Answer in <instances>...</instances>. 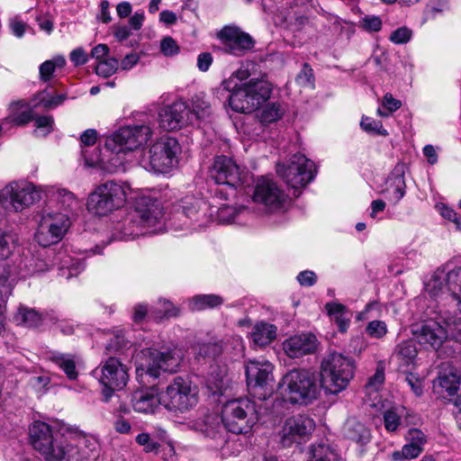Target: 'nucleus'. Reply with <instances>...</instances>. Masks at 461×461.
Wrapping results in <instances>:
<instances>
[{
  "label": "nucleus",
  "instance_id": "obj_46",
  "mask_svg": "<svg viewBox=\"0 0 461 461\" xmlns=\"http://www.w3.org/2000/svg\"><path fill=\"white\" fill-rule=\"evenodd\" d=\"M295 82L297 83L298 86L302 87L312 88L314 86L313 70L309 66V64H303L301 71L297 74L295 77Z\"/></svg>",
  "mask_w": 461,
  "mask_h": 461
},
{
  "label": "nucleus",
  "instance_id": "obj_12",
  "mask_svg": "<svg viewBox=\"0 0 461 461\" xmlns=\"http://www.w3.org/2000/svg\"><path fill=\"white\" fill-rule=\"evenodd\" d=\"M205 203L195 198H185L175 205L171 226L175 230H193L203 227L206 221L202 206Z\"/></svg>",
  "mask_w": 461,
  "mask_h": 461
},
{
  "label": "nucleus",
  "instance_id": "obj_50",
  "mask_svg": "<svg viewBox=\"0 0 461 461\" xmlns=\"http://www.w3.org/2000/svg\"><path fill=\"white\" fill-rule=\"evenodd\" d=\"M382 105L387 110V113L378 108L377 114L382 117H387L389 113L395 112L402 106V102L395 99L392 94L387 93L383 97Z\"/></svg>",
  "mask_w": 461,
  "mask_h": 461
},
{
  "label": "nucleus",
  "instance_id": "obj_18",
  "mask_svg": "<svg viewBox=\"0 0 461 461\" xmlns=\"http://www.w3.org/2000/svg\"><path fill=\"white\" fill-rule=\"evenodd\" d=\"M426 286L432 296L448 291L457 300V296L461 295V267L446 265L438 268Z\"/></svg>",
  "mask_w": 461,
  "mask_h": 461
},
{
  "label": "nucleus",
  "instance_id": "obj_22",
  "mask_svg": "<svg viewBox=\"0 0 461 461\" xmlns=\"http://www.w3.org/2000/svg\"><path fill=\"white\" fill-rule=\"evenodd\" d=\"M227 53L240 57L252 50L255 41L240 28L233 25L224 26L218 33Z\"/></svg>",
  "mask_w": 461,
  "mask_h": 461
},
{
  "label": "nucleus",
  "instance_id": "obj_36",
  "mask_svg": "<svg viewBox=\"0 0 461 461\" xmlns=\"http://www.w3.org/2000/svg\"><path fill=\"white\" fill-rule=\"evenodd\" d=\"M328 313L335 321L339 331L345 332L350 322V318L347 312L346 307L338 303H329L326 304Z\"/></svg>",
  "mask_w": 461,
  "mask_h": 461
},
{
  "label": "nucleus",
  "instance_id": "obj_34",
  "mask_svg": "<svg viewBox=\"0 0 461 461\" xmlns=\"http://www.w3.org/2000/svg\"><path fill=\"white\" fill-rule=\"evenodd\" d=\"M417 356L415 343L411 340L402 341L394 349L393 357L402 366H407L413 363Z\"/></svg>",
  "mask_w": 461,
  "mask_h": 461
},
{
  "label": "nucleus",
  "instance_id": "obj_20",
  "mask_svg": "<svg viewBox=\"0 0 461 461\" xmlns=\"http://www.w3.org/2000/svg\"><path fill=\"white\" fill-rule=\"evenodd\" d=\"M447 328L432 321L421 327L418 339L420 344L438 349L448 334L458 339L461 336V318H448L446 320Z\"/></svg>",
  "mask_w": 461,
  "mask_h": 461
},
{
  "label": "nucleus",
  "instance_id": "obj_39",
  "mask_svg": "<svg viewBox=\"0 0 461 461\" xmlns=\"http://www.w3.org/2000/svg\"><path fill=\"white\" fill-rule=\"evenodd\" d=\"M192 107L191 111L194 115V122L201 118H203L210 114L211 113V104L205 99V95L203 94L195 95L192 98Z\"/></svg>",
  "mask_w": 461,
  "mask_h": 461
},
{
  "label": "nucleus",
  "instance_id": "obj_28",
  "mask_svg": "<svg viewBox=\"0 0 461 461\" xmlns=\"http://www.w3.org/2000/svg\"><path fill=\"white\" fill-rule=\"evenodd\" d=\"M49 196L65 212H73L79 208V202L75 194L65 188L51 187L49 190Z\"/></svg>",
  "mask_w": 461,
  "mask_h": 461
},
{
  "label": "nucleus",
  "instance_id": "obj_13",
  "mask_svg": "<svg viewBox=\"0 0 461 461\" xmlns=\"http://www.w3.org/2000/svg\"><path fill=\"white\" fill-rule=\"evenodd\" d=\"M316 428L315 420L306 414H296L286 418L280 430V443L285 447L306 443Z\"/></svg>",
  "mask_w": 461,
  "mask_h": 461
},
{
  "label": "nucleus",
  "instance_id": "obj_44",
  "mask_svg": "<svg viewBox=\"0 0 461 461\" xmlns=\"http://www.w3.org/2000/svg\"><path fill=\"white\" fill-rule=\"evenodd\" d=\"M15 237L13 233L0 230V259H6L13 252Z\"/></svg>",
  "mask_w": 461,
  "mask_h": 461
},
{
  "label": "nucleus",
  "instance_id": "obj_21",
  "mask_svg": "<svg viewBox=\"0 0 461 461\" xmlns=\"http://www.w3.org/2000/svg\"><path fill=\"white\" fill-rule=\"evenodd\" d=\"M147 357L143 368L150 377L158 378L161 372H176L180 364V352L176 349L160 352L156 349H148L144 352Z\"/></svg>",
  "mask_w": 461,
  "mask_h": 461
},
{
  "label": "nucleus",
  "instance_id": "obj_49",
  "mask_svg": "<svg viewBox=\"0 0 461 461\" xmlns=\"http://www.w3.org/2000/svg\"><path fill=\"white\" fill-rule=\"evenodd\" d=\"M360 125L365 131L369 133H376L383 136L388 134L387 131L383 128L381 121L374 120L370 117H363Z\"/></svg>",
  "mask_w": 461,
  "mask_h": 461
},
{
  "label": "nucleus",
  "instance_id": "obj_58",
  "mask_svg": "<svg viewBox=\"0 0 461 461\" xmlns=\"http://www.w3.org/2000/svg\"><path fill=\"white\" fill-rule=\"evenodd\" d=\"M12 122L16 125H24L32 120V112L30 108L23 106L22 111L10 117Z\"/></svg>",
  "mask_w": 461,
  "mask_h": 461
},
{
  "label": "nucleus",
  "instance_id": "obj_53",
  "mask_svg": "<svg viewBox=\"0 0 461 461\" xmlns=\"http://www.w3.org/2000/svg\"><path fill=\"white\" fill-rule=\"evenodd\" d=\"M135 440L140 446L143 447L144 451L147 453L155 452L159 447L158 442L154 440L148 433L137 435Z\"/></svg>",
  "mask_w": 461,
  "mask_h": 461
},
{
  "label": "nucleus",
  "instance_id": "obj_42",
  "mask_svg": "<svg viewBox=\"0 0 461 461\" xmlns=\"http://www.w3.org/2000/svg\"><path fill=\"white\" fill-rule=\"evenodd\" d=\"M226 384L227 377L224 370H221L218 374L211 372L206 380L207 387L212 393H222Z\"/></svg>",
  "mask_w": 461,
  "mask_h": 461
},
{
  "label": "nucleus",
  "instance_id": "obj_43",
  "mask_svg": "<svg viewBox=\"0 0 461 461\" xmlns=\"http://www.w3.org/2000/svg\"><path fill=\"white\" fill-rule=\"evenodd\" d=\"M162 309L153 310L149 312V317L155 321H162L170 317H176L179 314L177 307L172 305L167 301L160 302Z\"/></svg>",
  "mask_w": 461,
  "mask_h": 461
},
{
  "label": "nucleus",
  "instance_id": "obj_24",
  "mask_svg": "<svg viewBox=\"0 0 461 461\" xmlns=\"http://www.w3.org/2000/svg\"><path fill=\"white\" fill-rule=\"evenodd\" d=\"M210 176L219 185H236L243 182L239 165L232 158L223 155L214 158Z\"/></svg>",
  "mask_w": 461,
  "mask_h": 461
},
{
  "label": "nucleus",
  "instance_id": "obj_41",
  "mask_svg": "<svg viewBox=\"0 0 461 461\" xmlns=\"http://www.w3.org/2000/svg\"><path fill=\"white\" fill-rule=\"evenodd\" d=\"M423 450L419 448L418 447H414L409 444H405L402 446L401 450L393 451L391 454L392 461H410L417 458Z\"/></svg>",
  "mask_w": 461,
  "mask_h": 461
},
{
  "label": "nucleus",
  "instance_id": "obj_60",
  "mask_svg": "<svg viewBox=\"0 0 461 461\" xmlns=\"http://www.w3.org/2000/svg\"><path fill=\"white\" fill-rule=\"evenodd\" d=\"M384 381V374L383 370L377 369L373 376H371L366 384V388L372 391H377L379 386Z\"/></svg>",
  "mask_w": 461,
  "mask_h": 461
},
{
  "label": "nucleus",
  "instance_id": "obj_35",
  "mask_svg": "<svg viewBox=\"0 0 461 461\" xmlns=\"http://www.w3.org/2000/svg\"><path fill=\"white\" fill-rule=\"evenodd\" d=\"M285 112V109L282 103L269 102L262 107L258 118L262 123L268 124L280 120Z\"/></svg>",
  "mask_w": 461,
  "mask_h": 461
},
{
  "label": "nucleus",
  "instance_id": "obj_5",
  "mask_svg": "<svg viewBox=\"0 0 461 461\" xmlns=\"http://www.w3.org/2000/svg\"><path fill=\"white\" fill-rule=\"evenodd\" d=\"M258 411L255 402L249 398L228 401L221 409L224 428L234 434L249 433L258 421Z\"/></svg>",
  "mask_w": 461,
  "mask_h": 461
},
{
  "label": "nucleus",
  "instance_id": "obj_64",
  "mask_svg": "<svg viewBox=\"0 0 461 461\" xmlns=\"http://www.w3.org/2000/svg\"><path fill=\"white\" fill-rule=\"evenodd\" d=\"M405 381L410 385L412 392L417 395L420 396L422 394V384L421 381L419 377H417L415 375L410 373L407 374L405 376Z\"/></svg>",
  "mask_w": 461,
  "mask_h": 461
},
{
  "label": "nucleus",
  "instance_id": "obj_52",
  "mask_svg": "<svg viewBox=\"0 0 461 461\" xmlns=\"http://www.w3.org/2000/svg\"><path fill=\"white\" fill-rule=\"evenodd\" d=\"M84 267L83 262L79 259L72 261L70 265H68V260H64L60 267V276H66L67 278L77 276Z\"/></svg>",
  "mask_w": 461,
  "mask_h": 461
},
{
  "label": "nucleus",
  "instance_id": "obj_26",
  "mask_svg": "<svg viewBox=\"0 0 461 461\" xmlns=\"http://www.w3.org/2000/svg\"><path fill=\"white\" fill-rule=\"evenodd\" d=\"M131 402L136 411L149 413L160 404V392L155 386L138 389L132 393Z\"/></svg>",
  "mask_w": 461,
  "mask_h": 461
},
{
  "label": "nucleus",
  "instance_id": "obj_54",
  "mask_svg": "<svg viewBox=\"0 0 461 461\" xmlns=\"http://www.w3.org/2000/svg\"><path fill=\"white\" fill-rule=\"evenodd\" d=\"M359 26L367 32H379L382 28L380 17L375 15H366L359 21Z\"/></svg>",
  "mask_w": 461,
  "mask_h": 461
},
{
  "label": "nucleus",
  "instance_id": "obj_27",
  "mask_svg": "<svg viewBox=\"0 0 461 461\" xmlns=\"http://www.w3.org/2000/svg\"><path fill=\"white\" fill-rule=\"evenodd\" d=\"M15 320L19 324H23L27 327H38L46 320L53 322L58 321V318L53 313L38 312L34 309L27 307L19 308Z\"/></svg>",
  "mask_w": 461,
  "mask_h": 461
},
{
  "label": "nucleus",
  "instance_id": "obj_4",
  "mask_svg": "<svg viewBox=\"0 0 461 461\" xmlns=\"http://www.w3.org/2000/svg\"><path fill=\"white\" fill-rule=\"evenodd\" d=\"M355 361L342 353L329 352L321 363V384L328 393L337 394L347 388L354 376Z\"/></svg>",
  "mask_w": 461,
  "mask_h": 461
},
{
  "label": "nucleus",
  "instance_id": "obj_57",
  "mask_svg": "<svg viewBox=\"0 0 461 461\" xmlns=\"http://www.w3.org/2000/svg\"><path fill=\"white\" fill-rule=\"evenodd\" d=\"M437 209L443 218L453 221L458 229H461V221L457 218L456 212L452 208H449L444 203H439L437 205Z\"/></svg>",
  "mask_w": 461,
  "mask_h": 461
},
{
  "label": "nucleus",
  "instance_id": "obj_38",
  "mask_svg": "<svg viewBox=\"0 0 461 461\" xmlns=\"http://www.w3.org/2000/svg\"><path fill=\"white\" fill-rule=\"evenodd\" d=\"M460 383L461 375L454 370H450L447 373L441 374L438 376L439 387L442 389V391H445L449 396L455 395L457 393Z\"/></svg>",
  "mask_w": 461,
  "mask_h": 461
},
{
  "label": "nucleus",
  "instance_id": "obj_63",
  "mask_svg": "<svg viewBox=\"0 0 461 461\" xmlns=\"http://www.w3.org/2000/svg\"><path fill=\"white\" fill-rule=\"evenodd\" d=\"M55 70V63L52 60H47L40 66V77L43 81H49Z\"/></svg>",
  "mask_w": 461,
  "mask_h": 461
},
{
  "label": "nucleus",
  "instance_id": "obj_62",
  "mask_svg": "<svg viewBox=\"0 0 461 461\" xmlns=\"http://www.w3.org/2000/svg\"><path fill=\"white\" fill-rule=\"evenodd\" d=\"M97 140V132L95 130L88 129L86 130L80 136L81 147L93 146Z\"/></svg>",
  "mask_w": 461,
  "mask_h": 461
},
{
  "label": "nucleus",
  "instance_id": "obj_48",
  "mask_svg": "<svg viewBox=\"0 0 461 461\" xmlns=\"http://www.w3.org/2000/svg\"><path fill=\"white\" fill-rule=\"evenodd\" d=\"M407 444L418 447L424 451V447L427 443L426 435L419 429H410L405 435Z\"/></svg>",
  "mask_w": 461,
  "mask_h": 461
},
{
  "label": "nucleus",
  "instance_id": "obj_14",
  "mask_svg": "<svg viewBox=\"0 0 461 461\" xmlns=\"http://www.w3.org/2000/svg\"><path fill=\"white\" fill-rule=\"evenodd\" d=\"M70 227L67 213H45L41 216L37 231L36 241L42 247H49L59 242Z\"/></svg>",
  "mask_w": 461,
  "mask_h": 461
},
{
  "label": "nucleus",
  "instance_id": "obj_56",
  "mask_svg": "<svg viewBox=\"0 0 461 461\" xmlns=\"http://www.w3.org/2000/svg\"><path fill=\"white\" fill-rule=\"evenodd\" d=\"M400 416L393 410H389L384 414L385 429L388 431H395L400 425Z\"/></svg>",
  "mask_w": 461,
  "mask_h": 461
},
{
  "label": "nucleus",
  "instance_id": "obj_19",
  "mask_svg": "<svg viewBox=\"0 0 461 461\" xmlns=\"http://www.w3.org/2000/svg\"><path fill=\"white\" fill-rule=\"evenodd\" d=\"M129 380L128 369L115 357H109L101 368L103 401L107 402L115 390L122 389Z\"/></svg>",
  "mask_w": 461,
  "mask_h": 461
},
{
  "label": "nucleus",
  "instance_id": "obj_17",
  "mask_svg": "<svg viewBox=\"0 0 461 461\" xmlns=\"http://www.w3.org/2000/svg\"><path fill=\"white\" fill-rule=\"evenodd\" d=\"M41 199L40 193L31 184L12 183L0 193V203L7 210L20 212Z\"/></svg>",
  "mask_w": 461,
  "mask_h": 461
},
{
  "label": "nucleus",
  "instance_id": "obj_23",
  "mask_svg": "<svg viewBox=\"0 0 461 461\" xmlns=\"http://www.w3.org/2000/svg\"><path fill=\"white\" fill-rule=\"evenodd\" d=\"M159 126L166 131L181 129L194 123V115L186 103L176 101L159 113Z\"/></svg>",
  "mask_w": 461,
  "mask_h": 461
},
{
  "label": "nucleus",
  "instance_id": "obj_9",
  "mask_svg": "<svg viewBox=\"0 0 461 461\" xmlns=\"http://www.w3.org/2000/svg\"><path fill=\"white\" fill-rule=\"evenodd\" d=\"M198 402V391L188 378L176 376L160 392V404L170 411H186Z\"/></svg>",
  "mask_w": 461,
  "mask_h": 461
},
{
  "label": "nucleus",
  "instance_id": "obj_11",
  "mask_svg": "<svg viewBox=\"0 0 461 461\" xmlns=\"http://www.w3.org/2000/svg\"><path fill=\"white\" fill-rule=\"evenodd\" d=\"M276 173L294 189L306 186L316 174L315 164L303 154L296 153L286 163L276 165Z\"/></svg>",
  "mask_w": 461,
  "mask_h": 461
},
{
  "label": "nucleus",
  "instance_id": "obj_7",
  "mask_svg": "<svg viewBox=\"0 0 461 461\" xmlns=\"http://www.w3.org/2000/svg\"><path fill=\"white\" fill-rule=\"evenodd\" d=\"M180 152L181 147L177 140L166 135L159 138L142 155L140 164L149 171L168 173L176 167Z\"/></svg>",
  "mask_w": 461,
  "mask_h": 461
},
{
  "label": "nucleus",
  "instance_id": "obj_55",
  "mask_svg": "<svg viewBox=\"0 0 461 461\" xmlns=\"http://www.w3.org/2000/svg\"><path fill=\"white\" fill-rule=\"evenodd\" d=\"M411 38V31L406 27H401L393 31L390 35V41L395 44H403Z\"/></svg>",
  "mask_w": 461,
  "mask_h": 461
},
{
  "label": "nucleus",
  "instance_id": "obj_3",
  "mask_svg": "<svg viewBox=\"0 0 461 461\" xmlns=\"http://www.w3.org/2000/svg\"><path fill=\"white\" fill-rule=\"evenodd\" d=\"M31 443L46 461H78L80 453L77 447L58 442L54 439L51 428L43 421H34L30 427Z\"/></svg>",
  "mask_w": 461,
  "mask_h": 461
},
{
  "label": "nucleus",
  "instance_id": "obj_16",
  "mask_svg": "<svg viewBox=\"0 0 461 461\" xmlns=\"http://www.w3.org/2000/svg\"><path fill=\"white\" fill-rule=\"evenodd\" d=\"M254 203L264 206L268 212L284 210L289 203V197L273 180L262 177L256 184L252 196Z\"/></svg>",
  "mask_w": 461,
  "mask_h": 461
},
{
  "label": "nucleus",
  "instance_id": "obj_59",
  "mask_svg": "<svg viewBox=\"0 0 461 461\" xmlns=\"http://www.w3.org/2000/svg\"><path fill=\"white\" fill-rule=\"evenodd\" d=\"M160 48H161V51L166 56H172L178 52V46H177L176 42L171 37L164 38L161 41Z\"/></svg>",
  "mask_w": 461,
  "mask_h": 461
},
{
  "label": "nucleus",
  "instance_id": "obj_1",
  "mask_svg": "<svg viewBox=\"0 0 461 461\" xmlns=\"http://www.w3.org/2000/svg\"><path fill=\"white\" fill-rule=\"evenodd\" d=\"M250 77L249 68L242 66L229 78L223 80L215 89L219 99L226 97L230 107L241 113H249L258 110L271 95L272 88L268 82L258 79H250L240 86L235 79L243 81Z\"/></svg>",
  "mask_w": 461,
  "mask_h": 461
},
{
  "label": "nucleus",
  "instance_id": "obj_29",
  "mask_svg": "<svg viewBox=\"0 0 461 461\" xmlns=\"http://www.w3.org/2000/svg\"><path fill=\"white\" fill-rule=\"evenodd\" d=\"M344 431L346 437L359 445H366L371 439V433L363 423L350 419L345 424Z\"/></svg>",
  "mask_w": 461,
  "mask_h": 461
},
{
  "label": "nucleus",
  "instance_id": "obj_15",
  "mask_svg": "<svg viewBox=\"0 0 461 461\" xmlns=\"http://www.w3.org/2000/svg\"><path fill=\"white\" fill-rule=\"evenodd\" d=\"M273 369V365L265 360H250L247 364V383L255 397L266 399L272 393Z\"/></svg>",
  "mask_w": 461,
  "mask_h": 461
},
{
  "label": "nucleus",
  "instance_id": "obj_33",
  "mask_svg": "<svg viewBox=\"0 0 461 461\" xmlns=\"http://www.w3.org/2000/svg\"><path fill=\"white\" fill-rule=\"evenodd\" d=\"M50 360L61 368L70 380L77 379L78 373L76 368L75 356L54 352L50 356Z\"/></svg>",
  "mask_w": 461,
  "mask_h": 461
},
{
  "label": "nucleus",
  "instance_id": "obj_25",
  "mask_svg": "<svg viewBox=\"0 0 461 461\" xmlns=\"http://www.w3.org/2000/svg\"><path fill=\"white\" fill-rule=\"evenodd\" d=\"M319 341L312 332L294 334L282 343L285 354L290 358H300L313 354L317 350Z\"/></svg>",
  "mask_w": 461,
  "mask_h": 461
},
{
  "label": "nucleus",
  "instance_id": "obj_37",
  "mask_svg": "<svg viewBox=\"0 0 461 461\" xmlns=\"http://www.w3.org/2000/svg\"><path fill=\"white\" fill-rule=\"evenodd\" d=\"M250 212V209L245 205H222L218 209V220L221 223H230L235 221L240 216L248 215Z\"/></svg>",
  "mask_w": 461,
  "mask_h": 461
},
{
  "label": "nucleus",
  "instance_id": "obj_8",
  "mask_svg": "<svg viewBox=\"0 0 461 461\" xmlns=\"http://www.w3.org/2000/svg\"><path fill=\"white\" fill-rule=\"evenodd\" d=\"M126 201V193L122 185L107 181L98 185L88 196L86 208L97 216H105L121 208Z\"/></svg>",
  "mask_w": 461,
  "mask_h": 461
},
{
  "label": "nucleus",
  "instance_id": "obj_40",
  "mask_svg": "<svg viewBox=\"0 0 461 461\" xmlns=\"http://www.w3.org/2000/svg\"><path fill=\"white\" fill-rule=\"evenodd\" d=\"M335 453L325 444L312 445L309 450L308 461H331Z\"/></svg>",
  "mask_w": 461,
  "mask_h": 461
},
{
  "label": "nucleus",
  "instance_id": "obj_6",
  "mask_svg": "<svg viewBox=\"0 0 461 461\" xmlns=\"http://www.w3.org/2000/svg\"><path fill=\"white\" fill-rule=\"evenodd\" d=\"M321 386L314 373L305 369H293L282 379V387L293 403L309 404L316 400Z\"/></svg>",
  "mask_w": 461,
  "mask_h": 461
},
{
  "label": "nucleus",
  "instance_id": "obj_2",
  "mask_svg": "<svg viewBox=\"0 0 461 461\" xmlns=\"http://www.w3.org/2000/svg\"><path fill=\"white\" fill-rule=\"evenodd\" d=\"M152 130L149 125H132L121 128L105 140L104 148L114 157L108 159L107 170L117 172L123 167V159L120 157L128 151L139 149L150 139Z\"/></svg>",
  "mask_w": 461,
  "mask_h": 461
},
{
  "label": "nucleus",
  "instance_id": "obj_45",
  "mask_svg": "<svg viewBox=\"0 0 461 461\" xmlns=\"http://www.w3.org/2000/svg\"><path fill=\"white\" fill-rule=\"evenodd\" d=\"M365 330L367 336L377 339H383L388 332L386 323L378 320L369 321Z\"/></svg>",
  "mask_w": 461,
  "mask_h": 461
},
{
  "label": "nucleus",
  "instance_id": "obj_31",
  "mask_svg": "<svg viewBox=\"0 0 461 461\" xmlns=\"http://www.w3.org/2000/svg\"><path fill=\"white\" fill-rule=\"evenodd\" d=\"M188 426L194 430L212 438H216L221 431L218 418L212 415H208L203 420L191 421Z\"/></svg>",
  "mask_w": 461,
  "mask_h": 461
},
{
  "label": "nucleus",
  "instance_id": "obj_51",
  "mask_svg": "<svg viewBox=\"0 0 461 461\" xmlns=\"http://www.w3.org/2000/svg\"><path fill=\"white\" fill-rule=\"evenodd\" d=\"M54 120L52 116H39L35 119L37 135L46 136L53 131Z\"/></svg>",
  "mask_w": 461,
  "mask_h": 461
},
{
  "label": "nucleus",
  "instance_id": "obj_10",
  "mask_svg": "<svg viewBox=\"0 0 461 461\" xmlns=\"http://www.w3.org/2000/svg\"><path fill=\"white\" fill-rule=\"evenodd\" d=\"M163 215V210L158 203L143 200L142 203L137 207L127 227L124 228L123 236L135 239L147 233H157L160 227L158 230H149V229L160 224Z\"/></svg>",
  "mask_w": 461,
  "mask_h": 461
},
{
  "label": "nucleus",
  "instance_id": "obj_32",
  "mask_svg": "<svg viewBox=\"0 0 461 461\" xmlns=\"http://www.w3.org/2000/svg\"><path fill=\"white\" fill-rule=\"evenodd\" d=\"M276 337V327L266 322L256 324L251 333L254 343L260 347L270 344Z\"/></svg>",
  "mask_w": 461,
  "mask_h": 461
},
{
  "label": "nucleus",
  "instance_id": "obj_47",
  "mask_svg": "<svg viewBox=\"0 0 461 461\" xmlns=\"http://www.w3.org/2000/svg\"><path fill=\"white\" fill-rule=\"evenodd\" d=\"M117 68L118 60L112 58L99 61L95 67V72L103 77H108L114 74Z\"/></svg>",
  "mask_w": 461,
  "mask_h": 461
},
{
  "label": "nucleus",
  "instance_id": "obj_61",
  "mask_svg": "<svg viewBox=\"0 0 461 461\" xmlns=\"http://www.w3.org/2000/svg\"><path fill=\"white\" fill-rule=\"evenodd\" d=\"M297 280L301 285L312 286L316 283L317 276L314 272L304 270L298 274Z\"/></svg>",
  "mask_w": 461,
  "mask_h": 461
},
{
  "label": "nucleus",
  "instance_id": "obj_30",
  "mask_svg": "<svg viewBox=\"0 0 461 461\" xmlns=\"http://www.w3.org/2000/svg\"><path fill=\"white\" fill-rule=\"evenodd\" d=\"M223 302V298L218 294H198L188 299V307L193 312H199L216 308Z\"/></svg>",
  "mask_w": 461,
  "mask_h": 461
}]
</instances>
